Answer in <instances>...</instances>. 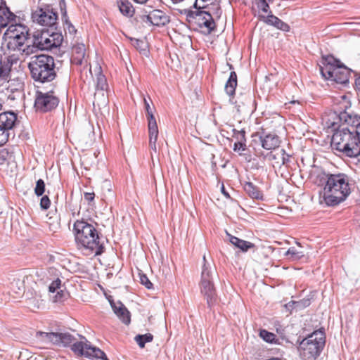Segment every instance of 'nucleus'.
<instances>
[{
    "label": "nucleus",
    "instance_id": "nucleus-7",
    "mask_svg": "<svg viewBox=\"0 0 360 360\" xmlns=\"http://www.w3.org/2000/svg\"><path fill=\"white\" fill-rule=\"evenodd\" d=\"M326 344L324 329L315 330L299 344L298 350L302 360H316L321 354Z\"/></svg>",
    "mask_w": 360,
    "mask_h": 360
},
{
    "label": "nucleus",
    "instance_id": "nucleus-35",
    "mask_svg": "<svg viewBox=\"0 0 360 360\" xmlns=\"http://www.w3.org/2000/svg\"><path fill=\"white\" fill-rule=\"evenodd\" d=\"M154 128V131L152 129L148 128L149 145L152 150L156 151V141L158 136V127H155Z\"/></svg>",
    "mask_w": 360,
    "mask_h": 360
},
{
    "label": "nucleus",
    "instance_id": "nucleus-13",
    "mask_svg": "<svg viewBox=\"0 0 360 360\" xmlns=\"http://www.w3.org/2000/svg\"><path fill=\"white\" fill-rule=\"evenodd\" d=\"M37 336L46 342H51L58 346H70L75 338L70 333H46L37 332Z\"/></svg>",
    "mask_w": 360,
    "mask_h": 360
},
{
    "label": "nucleus",
    "instance_id": "nucleus-41",
    "mask_svg": "<svg viewBox=\"0 0 360 360\" xmlns=\"http://www.w3.org/2000/svg\"><path fill=\"white\" fill-rule=\"evenodd\" d=\"M295 302L297 306V311H300L309 307L311 304V299L304 298L302 300H300V301H295Z\"/></svg>",
    "mask_w": 360,
    "mask_h": 360
},
{
    "label": "nucleus",
    "instance_id": "nucleus-26",
    "mask_svg": "<svg viewBox=\"0 0 360 360\" xmlns=\"http://www.w3.org/2000/svg\"><path fill=\"white\" fill-rule=\"evenodd\" d=\"M25 276L15 277L10 283V289L12 292L16 295H20L25 291Z\"/></svg>",
    "mask_w": 360,
    "mask_h": 360
},
{
    "label": "nucleus",
    "instance_id": "nucleus-20",
    "mask_svg": "<svg viewBox=\"0 0 360 360\" xmlns=\"http://www.w3.org/2000/svg\"><path fill=\"white\" fill-rule=\"evenodd\" d=\"M13 61L10 57H4L0 54V78L6 80L10 75Z\"/></svg>",
    "mask_w": 360,
    "mask_h": 360
},
{
    "label": "nucleus",
    "instance_id": "nucleus-12",
    "mask_svg": "<svg viewBox=\"0 0 360 360\" xmlns=\"http://www.w3.org/2000/svg\"><path fill=\"white\" fill-rule=\"evenodd\" d=\"M51 89L47 92L36 91L34 108L37 111L47 112L55 109L59 103V98L54 95L56 85H50Z\"/></svg>",
    "mask_w": 360,
    "mask_h": 360
},
{
    "label": "nucleus",
    "instance_id": "nucleus-39",
    "mask_svg": "<svg viewBox=\"0 0 360 360\" xmlns=\"http://www.w3.org/2000/svg\"><path fill=\"white\" fill-rule=\"evenodd\" d=\"M11 134L14 137L15 134L13 132L11 133L9 131L4 130V129L0 127V147L8 142Z\"/></svg>",
    "mask_w": 360,
    "mask_h": 360
},
{
    "label": "nucleus",
    "instance_id": "nucleus-1",
    "mask_svg": "<svg viewBox=\"0 0 360 360\" xmlns=\"http://www.w3.org/2000/svg\"><path fill=\"white\" fill-rule=\"evenodd\" d=\"M347 103L343 101L333 107L331 126L335 129L332 146L349 158L360 155V116L347 112Z\"/></svg>",
    "mask_w": 360,
    "mask_h": 360
},
{
    "label": "nucleus",
    "instance_id": "nucleus-22",
    "mask_svg": "<svg viewBox=\"0 0 360 360\" xmlns=\"http://www.w3.org/2000/svg\"><path fill=\"white\" fill-rule=\"evenodd\" d=\"M230 243L237 248L240 249L242 252H247L249 249L255 247V245L251 242L242 240L238 237L231 236L227 233Z\"/></svg>",
    "mask_w": 360,
    "mask_h": 360
},
{
    "label": "nucleus",
    "instance_id": "nucleus-33",
    "mask_svg": "<svg viewBox=\"0 0 360 360\" xmlns=\"http://www.w3.org/2000/svg\"><path fill=\"white\" fill-rule=\"evenodd\" d=\"M259 336L268 343L280 344L279 339L276 338V335L265 329L260 330Z\"/></svg>",
    "mask_w": 360,
    "mask_h": 360
},
{
    "label": "nucleus",
    "instance_id": "nucleus-24",
    "mask_svg": "<svg viewBox=\"0 0 360 360\" xmlns=\"http://www.w3.org/2000/svg\"><path fill=\"white\" fill-rule=\"evenodd\" d=\"M85 357L91 360H109L103 351L96 347L92 346L91 344L89 347L87 348Z\"/></svg>",
    "mask_w": 360,
    "mask_h": 360
},
{
    "label": "nucleus",
    "instance_id": "nucleus-45",
    "mask_svg": "<svg viewBox=\"0 0 360 360\" xmlns=\"http://www.w3.org/2000/svg\"><path fill=\"white\" fill-rule=\"evenodd\" d=\"M60 284L61 281L59 278L54 280L49 287V291L55 292L57 289L60 288Z\"/></svg>",
    "mask_w": 360,
    "mask_h": 360
},
{
    "label": "nucleus",
    "instance_id": "nucleus-57",
    "mask_svg": "<svg viewBox=\"0 0 360 360\" xmlns=\"http://www.w3.org/2000/svg\"><path fill=\"white\" fill-rule=\"evenodd\" d=\"M229 65V68H230V69H233V65Z\"/></svg>",
    "mask_w": 360,
    "mask_h": 360
},
{
    "label": "nucleus",
    "instance_id": "nucleus-30",
    "mask_svg": "<svg viewBox=\"0 0 360 360\" xmlns=\"http://www.w3.org/2000/svg\"><path fill=\"white\" fill-rule=\"evenodd\" d=\"M144 107L146 112V117L148 120V127L152 129L154 131V127H158L156 120L153 115L152 108L150 106L148 101L144 98Z\"/></svg>",
    "mask_w": 360,
    "mask_h": 360
},
{
    "label": "nucleus",
    "instance_id": "nucleus-29",
    "mask_svg": "<svg viewBox=\"0 0 360 360\" xmlns=\"http://www.w3.org/2000/svg\"><path fill=\"white\" fill-rule=\"evenodd\" d=\"M72 52L74 53V60H76L77 64L81 65L85 56V46L83 44H77L72 47Z\"/></svg>",
    "mask_w": 360,
    "mask_h": 360
},
{
    "label": "nucleus",
    "instance_id": "nucleus-38",
    "mask_svg": "<svg viewBox=\"0 0 360 360\" xmlns=\"http://www.w3.org/2000/svg\"><path fill=\"white\" fill-rule=\"evenodd\" d=\"M46 185L44 181L41 179H39L36 182V186L34 188V193L37 196H42L45 193Z\"/></svg>",
    "mask_w": 360,
    "mask_h": 360
},
{
    "label": "nucleus",
    "instance_id": "nucleus-48",
    "mask_svg": "<svg viewBox=\"0 0 360 360\" xmlns=\"http://www.w3.org/2000/svg\"><path fill=\"white\" fill-rule=\"evenodd\" d=\"M94 197H95L94 193L85 192L84 193V198L85 200H86L88 202L89 204H90V202L94 200Z\"/></svg>",
    "mask_w": 360,
    "mask_h": 360
},
{
    "label": "nucleus",
    "instance_id": "nucleus-52",
    "mask_svg": "<svg viewBox=\"0 0 360 360\" xmlns=\"http://www.w3.org/2000/svg\"><path fill=\"white\" fill-rule=\"evenodd\" d=\"M4 8H8L4 0H0V11H3Z\"/></svg>",
    "mask_w": 360,
    "mask_h": 360
},
{
    "label": "nucleus",
    "instance_id": "nucleus-36",
    "mask_svg": "<svg viewBox=\"0 0 360 360\" xmlns=\"http://www.w3.org/2000/svg\"><path fill=\"white\" fill-rule=\"evenodd\" d=\"M39 50V46L34 44V40L32 39V44H25L22 49H20V51H22V54H25V56H30Z\"/></svg>",
    "mask_w": 360,
    "mask_h": 360
},
{
    "label": "nucleus",
    "instance_id": "nucleus-61",
    "mask_svg": "<svg viewBox=\"0 0 360 360\" xmlns=\"http://www.w3.org/2000/svg\"><path fill=\"white\" fill-rule=\"evenodd\" d=\"M269 1H272L273 0H268Z\"/></svg>",
    "mask_w": 360,
    "mask_h": 360
},
{
    "label": "nucleus",
    "instance_id": "nucleus-16",
    "mask_svg": "<svg viewBox=\"0 0 360 360\" xmlns=\"http://www.w3.org/2000/svg\"><path fill=\"white\" fill-rule=\"evenodd\" d=\"M255 136H258L261 141L262 147L265 150H273L280 145V139L276 134L257 133Z\"/></svg>",
    "mask_w": 360,
    "mask_h": 360
},
{
    "label": "nucleus",
    "instance_id": "nucleus-47",
    "mask_svg": "<svg viewBox=\"0 0 360 360\" xmlns=\"http://www.w3.org/2000/svg\"><path fill=\"white\" fill-rule=\"evenodd\" d=\"M285 309L291 314L293 309L297 311V306L295 301H290L284 305Z\"/></svg>",
    "mask_w": 360,
    "mask_h": 360
},
{
    "label": "nucleus",
    "instance_id": "nucleus-40",
    "mask_svg": "<svg viewBox=\"0 0 360 360\" xmlns=\"http://www.w3.org/2000/svg\"><path fill=\"white\" fill-rule=\"evenodd\" d=\"M140 282L142 285H145L146 288L151 289L153 288V283L150 281L148 276L144 274L142 271L139 273Z\"/></svg>",
    "mask_w": 360,
    "mask_h": 360
},
{
    "label": "nucleus",
    "instance_id": "nucleus-10",
    "mask_svg": "<svg viewBox=\"0 0 360 360\" xmlns=\"http://www.w3.org/2000/svg\"><path fill=\"white\" fill-rule=\"evenodd\" d=\"M56 0H38L39 6L32 12L34 22L41 26L53 27L57 24L58 13L52 8Z\"/></svg>",
    "mask_w": 360,
    "mask_h": 360
},
{
    "label": "nucleus",
    "instance_id": "nucleus-31",
    "mask_svg": "<svg viewBox=\"0 0 360 360\" xmlns=\"http://www.w3.org/2000/svg\"><path fill=\"white\" fill-rule=\"evenodd\" d=\"M119 10L122 14L127 17H131L134 13V9L132 4L129 1H117Z\"/></svg>",
    "mask_w": 360,
    "mask_h": 360
},
{
    "label": "nucleus",
    "instance_id": "nucleus-32",
    "mask_svg": "<svg viewBox=\"0 0 360 360\" xmlns=\"http://www.w3.org/2000/svg\"><path fill=\"white\" fill-rule=\"evenodd\" d=\"M233 137L237 140L235 143V148H237V145H240V148L245 146L246 138L245 129L237 130L233 129Z\"/></svg>",
    "mask_w": 360,
    "mask_h": 360
},
{
    "label": "nucleus",
    "instance_id": "nucleus-59",
    "mask_svg": "<svg viewBox=\"0 0 360 360\" xmlns=\"http://www.w3.org/2000/svg\"><path fill=\"white\" fill-rule=\"evenodd\" d=\"M56 301H60V299L58 300V295H56Z\"/></svg>",
    "mask_w": 360,
    "mask_h": 360
},
{
    "label": "nucleus",
    "instance_id": "nucleus-34",
    "mask_svg": "<svg viewBox=\"0 0 360 360\" xmlns=\"http://www.w3.org/2000/svg\"><path fill=\"white\" fill-rule=\"evenodd\" d=\"M134 339L137 342L138 345L141 348H143L145 347V345L146 343L153 341V335L150 333H146L144 335H137Z\"/></svg>",
    "mask_w": 360,
    "mask_h": 360
},
{
    "label": "nucleus",
    "instance_id": "nucleus-58",
    "mask_svg": "<svg viewBox=\"0 0 360 360\" xmlns=\"http://www.w3.org/2000/svg\"><path fill=\"white\" fill-rule=\"evenodd\" d=\"M44 2H51L50 0H44Z\"/></svg>",
    "mask_w": 360,
    "mask_h": 360
},
{
    "label": "nucleus",
    "instance_id": "nucleus-56",
    "mask_svg": "<svg viewBox=\"0 0 360 360\" xmlns=\"http://www.w3.org/2000/svg\"><path fill=\"white\" fill-rule=\"evenodd\" d=\"M276 155H272V154L270 155L271 159H272V160L276 159Z\"/></svg>",
    "mask_w": 360,
    "mask_h": 360
},
{
    "label": "nucleus",
    "instance_id": "nucleus-42",
    "mask_svg": "<svg viewBox=\"0 0 360 360\" xmlns=\"http://www.w3.org/2000/svg\"><path fill=\"white\" fill-rule=\"evenodd\" d=\"M255 4L257 8L264 13H268L269 10V5L266 0H255Z\"/></svg>",
    "mask_w": 360,
    "mask_h": 360
},
{
    "label": "nucleus",
    "instance_id": "nucleus-49",
    "mask_svg": "<svg viewBox=\"0 0 360 360\" xmlns=\"http://www.w3.org/2000/svg\"><path fill=\"white\" fill-rule=\"evenodd\" d=\"M354 84L356 89L360 91V75H358L356 78H355Z\"/></svg>",
    "mask_w": 360,
    "mask_h": 360
},
{
    "label": "nucleus",
    "instance_id": "nucleus-46",
    "mask_svg": "<svg viewBox=\"0 0 360 360\" xmlns=\"http://www.w3.org/2000/svg\"><path fill=\"white\" fill-rule=\"evenodd\" d=\"M280 155L282 159V165H287L290 162V155L286 153L285 149H281Z\"/></svg>",
    "mask_w": 360,
    "mask_h": 360
},
{
    "label": "nucleus",
    "instance_id": "nucleus-15",
    "mask_svg": "<svg viewBox=\"0 0 360 360\" xmlns=\"http://www.w3.org/2000/svg\"><path fill=\"white\" fill-rule=\"evenodd\" d=\"M18 123V113L11 110L0 113V127L4 130L11 131Z\"/></svg>",
    "mask_w": 360,
    "mask_h": 360
},
{
    "label": "nucleus",
    "instance_id": "nucleus-53",
    "mask_svg": "<svg viewBox=\"0 0 360 360\" xmlns=\"http://www.w3.org/2000/svg\"><path fill=\"white\" fill-rule=\"evenodd\" d=\"M135 2L138 4H145L148 0H134Z\"/></svg>",
    "mask_w": 360,
    "mask_h": 360
},
{
    "label": "nucleus",
    "instance_id": "nucleus-51",
    "mask_svg": "<svg viewBox=\"0 0 360 360\" xmlns=\"http://www.w3.org/2000/svg\"><path fill=\"white\" fill-rule=\"evenodd\" d=\"M221 192L225 197H226L227 198H230V195H229V193L225 190L224 185H222V186H221Z\"/></svg>",
    "mask_w": 360,
    "mask_h": 360
},
{
    "label": "nucleus",
    "instance_id": "nucleus-2",
    "mask_svg": "<svg viewBox=\"0 0 360 360\" xmlns=\"http://www.w3.org/2000/svg\"><path fill=\"white\" fill-rule=\"evenodd\" d=\"M316 183L323 186L321 194L328 206L339 205L351 193L349 177L344 173L330 174L321 170L316 176Z\"/></svg>",
    "mask_w": 360,
    "mask_h": 360
},
{
    "label": "nucleus",
    "instance_id": "nucleus-50",
    "mask_svg": "<svg viewBox=\"0 0 360 360\" xmlns=\"http://www.w3.org/2000/svg\"><path fill=\"white\" fill-rule=\"evenodd\" d=\"M233 149L234 151H239V150L245 151L246 150V146L243 148H240V145H237V148L236 147L235 148V144H234Z\"/></svg>",
    "mask_w": 360,
    "mask_h": 360
},
{
    "label": "nucleus",
    "instance_id": "nucleus-21",
    "mask_svg": "<svg viewBox=\"0 0 360 360\" xmlns=\"http://www.w3.org/2000/svg\"><path fill=\"white\" fill-rule=\"evenodd\" d=\"M243 188L251 198L260 200L264 199V195L262 191L253 183L246 181L243 184Z\"/></svg>",
    "mask_w": 360,
    "mask_h": 360
},
{
    "label": "nucleus",
    "instance_id": "nucleus-43",
    "mask_svg": "<svg viewBox=\"0 0 360 360\" xmlns=\"http://www.w3.org/2000/svg\"><path fill=\"white\" fill-rule=\"evenodd\" d=\"M51 205V200L47 195H42L40 200V207L41 210H46L49 208Z\"/></svg>",
    "mask_w": 360,
    "mask_h": 360
},
{
    "label": "nucleus",
    "instance_id": "nucleus-27",
    "mask_svg": "<svg viewBox=\"0 0 360 360\" xmlns=\"http://www.w3.org/2000/svg\"><path fill=\"white\" fill-rule=\"evenodd\" d=\"M15 15L11 13L8 8L0 11V32L8 26V23L15 20Z\"/></svg>",
    "mask_w": 360,
    "mask_h": 360
},
{
    "label": "nucleus",
    "instance_id": "nucleus-5",
    "mask_svg": "<svg viewBox=\"0 0 360 360\" xmlns=\"http://www.w3.org/2000/svg\"><path fill=\"white\" fill-rule=\"evenodd\" d=\"M31 77L40 83L52 82L57 77L54 58L49 55H36L27 65Z\"/></svg>",
    "mask_w": 360,
    "mask_h": 360
},
{
    "label": "nucleus",
    "instance_id": "nucleus-4",
    "mask_svg": "<svg viewBox=\"0 0 360 360\" xmlns=\"http://www.w3.org/2000/svg\"><path fill=\"white\" fill-rule=\"evenodd\" d=\"M193 7L196 10L184 9L181 11L186 15V20L196 24L199 28H205L207 34L215 31V20L219 19L222 13L219 3L212 2L201 5L195 0Z\"/></svg>",
    "mask_w": 360,
    "mask_h": 360
},
{
    "label": "nucleus",
    "instance_id": "nucleus-11",
    "mask_svg": "<svg viewBox=\"0 0 360 360\" xmlns=\"http://www.w3.org/2000/svg\"><path fill=\"white\" fill-rule=\"evenodd\" d=\"M32 39L40 51H48L59 47L63 41V36L60 32L49 34L48 30H41L34 32Z\"/></svg>",
    "mask_w": 360,
    "mask_h": 360
},
{
    "label": "nucleus",
    "instance_id": "nucleus-18",
    "mask_svg": "<svg viewBox=\"0 0 360 360\" xmlns=\"http://www.w3.org/2000/svg\"><path fill=\"white\" fill-rule=\"evenodd\" d=\"M259 18L267 25L274 26L277 29H279L282 31L288 32L290 30V26L287 23L282 21L281 19L274 15L273 14H270L267 17L259 15Z\"/></svg>",
    "mask_w": 360,
    "mask_h": 360
},
{
    "label": "nucleus",
    "instance_id": "nucleus-3",
    "mask_svg": "<svg viewBox=\"0 0 360 360\" xmlns=\"http://www.w3.org/2000/svg\"><path fill=\"white\" fill-rule=\"evenodd\" d=\"M77 247L86 255H101L105 250L102 236L94 225L84 220H77L73 225Z\"/></svg>",
    "mask_w": 360,
    "mask_h": 360
},
{
    "label": "nucleus",
    "instance_id": "nucleus-9",
    "mask_svg": "<svg viewBox=\"0 0 360 360\" xmlns=\"http://www.w3.org/2000/svg\"><path fill=\"white\" fill-rule=\"evenodd\" d=\"M204 264L202 268L201 280L200 283V292L206 300L207 307L211 309L218 300L216 288L213 282L214 271L209 264H207L205 256H203Z\"/></svg>",
    "mask_w": 360,
    "mask_h": 360
},
{
    "label": "nucleus",
    "instance_id": "nucleus-25",
    "mask_svg": "<svg viewBox=\"0 0 360 360\" xmlns=\"http://www.w3.org/2000/svg\"><path fill=\"white\" fill-rule=\"evenodd\" d=\"M96 92L95 93V98L100 93L98 91H101V96L103 97L105 96L104 91H108V84L107 82V79L105 76L102 73L99 72L97 75L96 77Z\"/></svg>",
    "mask_w": 360,
    "mask_h": 360
},
{
    "label": "nucleus",
    "instance_id": "nucleus-23",
    "mask_svg": "<svg viewBox=\"0 0 360 360\" xmlns=\"http://www.w3.org/2000/svg\"><path fill=\"white\" fill-rule=\"evenodd\" d=\"M238 85L237 74L235 71H231L229 77L225 84V91L231 97H233L236 93V89ZM231 98H230V101Z\"/></svg>",
    "mask_w": 360,
    "mask_h": 360
},
{
    "label": "nucleus",
    "instance_id": "nucleus-37",
    "mask_svg": "<svg viewBox=\"0 0 360 360\" xmlns=\"http://www.w3.org/2000/svg\"><path fill=\"white\" fill-rule=\"evenodd\" d=\"M285 256H290V259L297 260L304 257V252L297 251L295 248H290L285 252Z\"/></svg>",
    "mask_w": 360,
    "mask_h": 360
},
{
    "label": "nucleus",
    "instance_id": "nucleus-60",
    "mask_svg": "<svg viewBox=\"0 0 360 360\" xmlns=\"http://www.w3.org/2000/svg\"><path fill=\"white\" fill-rule=\"evenodd\" d=\"M2 105L0 103V110H1Z\"/></svg>",
    "mask_w": 360,
    "mask_h": 360
},
{
    "label": "nucleus",
    "instance_id": "nucleus-55",
    "mask_svg": "<svg viewBox=\"0 0 360 360\" xmlns=\"http://www.w3.org/2000/svg\"><path fill=\"white\" fill-rule=\"evenodd\" d=\"M174 4H177L181 1H183L184 0H171Z\"/></svg>",
    "mask_w": 360,
    "mask_h": 360
},
{
    "label": "nucleus",
    "instance_id": "nucleus-44",
    "mask_svg": "<svg viewBox=\"0 0 360 360\" xmlns=\"http://www.w3.org/2000/svg\"><path fill=\"white\" fill-rule=\"evenodd\" d=\"M131 41H132V45L140 51H146L145 43L143 40L137 39H131Z\"/></svg>",
    "mask_w": 360,
    "mask_h": 360
},
{
    "label": "nucleus",
    "instance_id": "nucleus-8",
    "mask_svg": "<svg viewBox=\"0 0 360 360\" xmlns=\"http://www.w3.org/2000/svg\"><path fill=\"white\" fill-rule=\"evenodd\" d=\"M29 28L21 24H12L3 35V44L10 51L22 49L23 46L30 39Z\"/></svg>",
    "mask_w": 360,
    "mask_h": 360
},
{
    "label": "nucleus",
    "instance_id": "nucleus-19",
    "mask_svg": "<svg viewBox=\"0 0 360 360\" xmlns=\"http://www.w3.org/2000/svg\"><path fill=\"white\" fill-rule=\"evenodd\" d=\"M59 7L62 15V21L65 26V30H68L70 34H75L77 30L74 25L71 23L68 16L67 6L65 0L59 1Z\"/></svg>",
    "mask_w": 360,
    "mask_h": 360
},
{
    "label": "nucleus",
    "instance_id": "nucleus-14",
    "mask_svg": "<svg viewBox=\"0 0 360 360\" xmlns=\"http://www.w3.org/2000/svg\"><path fill=\"white\" fill-rule=\"evenodd\" d=\"M142 20L150 25L160 27L169 22V17L161 10H153L148 15H143Z\"/></svg>",
    "mask_w": 360,
    "mask_h": 360
},
{
    "label": "nucleus",
    "instance_id": "nucleus-17",
    "mask_svg": "<svg viewBox=\"0 0 360 360\" xmlns=\"http://www.w3.org/2000/svg\"><path fill=\"white\" fill-rule=\"evenodd\" d=\"M110 306L118 317V319L125 325H129L131 323V313L124 306V304L118 301L115 302L113 300H109Z\"/></svg>",
    "mask_w": 360,
    "mask_h": 360
},
{
    "label": "nucleus",
    "instance_id": "nucleus-54",
    "mask_svg": "<svg viewBox=\"0 0 360 360\" xmlns=\"http://www.w3.org/2000/svg\"><path fill=\"white\" fill-rule=\"evenodd\" d=\"M210 1V0H198V4H200L199 3V1H200V2H202V4H205V3H207V2H208V1Z\"/></svg>",
    "mask_w": 360,
    "mask_h": 360
},
{
    "label": "nucleus",
    "instance_id": "nucleus-6",
    "mask_svg": "<svg viewBox=\"0 0 360 360\" xmlns=\"http://www.w3.org/2000/svg\"><path fill=\"white\" fill-rule=\"evenodd\" d=\"M321 63L320 72L322 77L338 84L348 83L351 72L354 74L356 78L360 75L349 69L332 55L323 56Z\"/></svg>",
    "mask_w": 360,
    "mask_h": 360
},
{
    "label": "nucleus",
    "instance_id": "nucleus-28",
    "mask_svg": "<svg viewBox=\"0 0 360 360\" xmlns=\"http://www.w3.org/2000/svg\"><path fill=\"white\" fill-rule=\"evenodd\" d=\"M90 342H83L82 341L80 342H73V343L71 345V349L73 351V352L80 356H84L85 354L86 353L87 348L89 347Z\"/></svg>",
    "mask_w": 360,
    "mask_h": 360
}]
</instances>
